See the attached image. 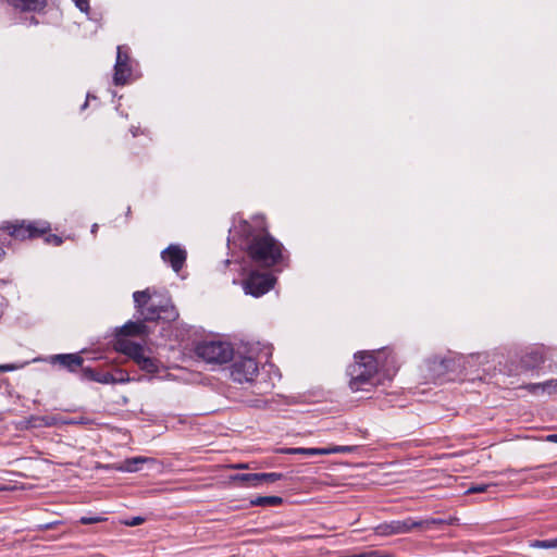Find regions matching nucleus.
I'll return each mask as SVG.
<instances>
[{
  "label": "nucleus",
  "mask_w": 557,
  "mask_h": 557,
  "mask_svg": "<svg viewBox=\"0 0 557 557\" xmlns=\"http://www.w3.org/2000/svg\"><path fill=\"white\" fill-rule=\"evenodd\" d=\"M528 389L534 394L539 393L540 391L543 394H555L557 393V379H552L543 383L530 384Z\"/></svg>",
  "instance_id": "6ab92c4d"
},
{
  "label": "nucleus",
  "mask_w": 557,
  "mask_h": 557,
  "mask_svg": "<svg viewBox=\"0 0 557 557\" xmlns=\"http://www.w3.org/2000/svg\"><path fill=\"white\" fill-rule=\"evenodd\" d=\"M231 235L234 240H240L239 246L257 264L265 268L284 264V247L268 232L263 215H255L251 221L238 220L231 230Z\"/></svg>",
  "instance_id": "f257e3e1"
},
{
  "label": "nucleus",
  "mask_w": 557,
  "mask_h": 557,
  "mask_svg": "<svg viewBox=\"0 0 557 557\" xmlns=\"http://www.w3.org/2000/svg\"><path fill=\"white\" fill-rule=\"evenodd\" d=\"M132 60L126 46H119L116 53V62L114 65L113 82L115 85H125L132 76Z\"/></svg>",
  "instance_id": "6e6552de"
},
{
  "label": "nucleus",
  "mask_w": 557,
  "mask_h": 557,
  "mask_svg": "<svg viewBox=\"0 0 557 557\" xmlns=\"http://www.w3.org/2000/svg\"><path fill=\"white\" fill-rule=\"evenodd\" d=\"M161 258L165 263H169L176 273H178L185 264L186 251L178 245H170L161 252Z\"/></svg>",
  "instance_id": "9b49d317"
},
{
  "label": "nucleus",
  "mask_w": 557,
  "mask_h": 557,
  "mask_svg": "<svg viewBox=\"0 0 557 557\" xmlns=\"http://www.w3.org/2000/svg\"><path fill=\"white\" fill-rule=\"evenodd\" d=\"M149 459L145 458V457H135V458L126 459L123 462L121 470L127 471V472H136L140 469L139 465L145 463Z\"/></svg>",
  "instance_id": "b1692460"
},
{
  "label": "nucleus",
  "mask_w": 557,
  "mask_h": 557,
  "mask_svg": "<svg viewBox=\"0 0 557 557\" xmlns=\"http://www.w3.org/2000/svg\"><path fill=\"white\" fill-rule=\"evenodd\" d=\"M15 369L16 367L14 364H0V373L13 371Z\"/></svg>",
  "instance_id": "72a5a7b5"
},
{
  "label": "nucleus",
  "mask_w": 557,
  "mask_h": 557,
  "mask_svg": "<svg viewBox=\"0 0 557 557\" xmlns=\"http://www.w3.org/2000/svg\"><path fill=\"white\" fill-rule=\"evenodd\" d=\"M133 298L137 313L144 322L157 320L171 322L178 317V312L170 299L157 304L149 289L135 292Z\"/></svg>",
  "instance_id": "7ed1b4c3"
},
{
  "label": "nucleus",
  "mask_w": 557,
  "mask_h": 557,
  "mask_svg": "<svg viewBox=\"0 0 557 557\" xmlns=\"http://www.w3.org/2000/svg\"><path fill=\"white\" fill-rule=\"evenodd\" d=\"M7 305H8L7 299L0 294V317L2 315Z\"/></svg>",
  "instance_id": "f704fd0d"
},
{
  "label": "nucleus",
  "mask_w": 557,
  "mask_h": 557,
  "mask_svg": "<svg viewBox=\"0 0 557 557\" xmlns=\"http://www.w3.org/2000/svg\"><path fill=\"white\" fill-rule=\"evenodd\" d=\"M454 361L450 359H434L430 363V369L433 370L437 376L444 375L447 371L451 370Z\"/></svg>",
  "instance_id": "aec40b11"
},
{
  "label": "nucleus",
  "mask_w": 557,
  "mask_h": 557,
  "mask_svg": "<svg viewBox=\"0 0 557 557\" xmlns=\"http://www.w3.org/2000/svg\"><path fill=\"white\" fill-rule=\"evenodd\" d=\"M51 362L67 369L70 372H75L83 367L84 359L78 354H60L52 356Z\"/></svg>",
  "instance_id": "4468645a"
},
{
  "label": "nucleus",
  "mask_w": 557,
  "mask_h": 557,
  "mask_svg": "<svg viewBox=\"0 0 557 557\" xmlns=\"http://www.w3.org/2000/svg\"><path fill=\"white\" fill-rule=\"evenodd\" d=\"M544 360L545 356L542 348H530L521 356V368L523 370H532L540 367Z\"/></svg>",
  "instance_id": "2eb2a0df"
},
{
  "label": "nucleus",
  "mask_w": 557,
  "mask_h": 557,
  "mask_svg": "<svg viewBox=\"0 0 557 557\" xmlns=\"http://www.w3.org/2000/svg\"><path fill=\"white\" fill-rule=\"evenodd\" d=\"M233 356L234 349L230 343L211 338V364L226 363L232 360Z\"/></svg>",
  "instance_id": "9d476101"
},
{
  "label": "nucleus",
  "mask_w": 557,
  "mask_h": 557,
  "mask_svg": "<svg viewBox=\"0 0 557 557\" xmlns=\"http://www.w3.org/2000/svg\"><path fill=\"white\" fill-rule=\"evenodd\" d=\"M76 4V7L82 11V12H88L89 10V0H73Z\"/></svg>",
  "instance_id": "c756f323"
},
{
  "label": "nucleus",
  "mask_w": 557,
  "mask_h": 557,
  "mask_svg": "<svg viewBox=\"0 0 557 557\" xmlns=\"http://www.w3.org/2000/svg\"><path fill=\"white\" fill-rule=\"evenodd\" d=\"M5 251L0 247V261L3 259Z\"/></svg>",
  "instance_id": "e433bc0d"
},
{
  "label": "nucleus",
  "mask_w": 557,
  "mask_h": 557,
  "mask_svg": "<svg viewBox=\"0 0 557 557\" xmlns=\"http://www.w3.org/2000/svg\"><path fill=\"white\" fill-rule=\"evenodd\" d=\"M458 518L451 517L449 519H435L429 518L423 520H414L407 518L403 521H392L389 523L380 524L376 531L381 535L403 534L408 533L414 529L431 530L435 525H453L456 524Z\"/></svg>",
  "instance_id": "20e7f679"
},
{
  "label": "nucleus",
  "mask_w": 557,
  "mask_h": 557,
  "mask_svg": "<svg viewBox=\"0 0 557 557\" xmlns=\"http://www.w3.org/2000/svg\"><path fill=\"white\" fill-rule=\"evenodd\" d=\"M533 548L552 549L557 548V537L550 540H534L530 543Z\"/></svg>",
  "instance_id": "393cba45"
},
{
  "label": "nucleus",
  "mask_w": 557,
  "mask_h": 557,
  "mask_svg": "<svg viewBox=\"0 0 557 557\" xmlns=\"http://www.w3.org/2000/svg\"><path fill=\"white\" fill-rule=\"evenodd\" d=\"M136 364L148 373H156L159 369L158 361L153 358L146 357L144 354L136 361Z\"/></svg>",
  "instance_id": "4be33fe9"
},
{
  "label": "nucleus",
  "mask_w": 557,
  "mask_h": 557,
  "mask_svg": "<svg viewBox=\"0 0 557 557\" xmlns=\"http://www.w3.org/2000/svg\"><path fill=\"white\" fill-rule=\"evenodd\" d=\"M46 242L48 244H53L54 246H60L63 243L62 238L60 236H58V235H54V234L48 235L46 237Z\"/></svg>",
  "instance_id": "c85d7f7f"
},
{
  "label": "nucleus",
  "mask_w": 557,
  "mask_h": 557,
  "mask_svg": "<svg viewBox=\"0 0 557 557\" xmlns=\"http://www.w3.org/2000/svg\"><path fill=\"white\" fill-rule=\"evenodd\" d=\"M111 375H112V384L125 383V382L129 381L128 373L122 369H114V371L111 372Z\"/></svg>",
  "instance_id": "a878e982"
},
{
  "label": "nucleus",
  "mask_w": 557,
  "mask_h": 557,
  "mask_svg": "<svg viewBox=\"0 0 557 557\" xmlns=\"http://www.w3.org/2000/svg\"><path fill=\"white\" fill-rule=\"evenodd\" d=\"M495 484H473L468 490V494H476L487 492L490 487H494Z\"/></svg>",
  "instance_id": "cd10ccee"
},
{
  "label": "nucleus",
  "mask_w": 557,
  "mask_h": 557,
  "mask_svg": "<svg viewBox=\"0 0 557 557\" xmlns=\"http://www.w3.org/2000/svg\"><path fill=\"white\" fill-rule=\"evenodd\" d=\"M97 228H98V225H97V224H94V225H92V228H91V232H92V233H96Z\"/></svg>",
  "instance_id": "4c0bfd02"
},
{
  "label": "nucleus",
  "mask_w": 557,
  "mask_h": 557,
  "mask_svg": "<svg viewBox=\"0 0 557 557\" xmlns=\"http://www.w3.org/2000/svg\"><path fill=\"white\" fill-rule=\"evenodd\" d=\"M275 278L269 273L251 272L244 281L247 294L259 297L268 293L274 285Z\"/></svg>",
  "instance_id": "0eeeda50"
},
{
  "label": "nucleus",
  "mask_w": 557,
  "mask_h": 557,
  "mask_svg": "<svg viewBox=\"0 0 557 557\" xmlns=\"http://www.w3.org/2000/svg\"><path fill=\"white\" fill-rule=\"evenodd\" d=\"M355 451L354 446H330L324 448H285L282 453L287 455L301 454L306 456H314V455H331V454H349Z\"/></svg>",
  "instance_id": "1a4fd4ad"
},
{
  "label": "nucleus",
  "mask_w": 557,
  "mask_h": 557,
  "mask_svg": "<svg viewBox=\"0 0 557 557\" xmlns=\"http://www.w3.org/2000/svg\"><path fill=\"white\" fill-rule=\"evenodd\" d=\"M14 9L23 12H41L47 7V0H5Z\"/></svg>",
  "instance_id": "f3484780"
},
{
  "label": "nucleus",
  "mask_w": 557,
  "mask_h": 557,
  "mask_svg": "<svg viewBox=\"0 0 557 557\" xmlns=\"http://www.w3.org/2000/svg\"><path fill=\"white\" fill-rule=\"evenodd\" d=\"M375 352H385V356L379 362L382 383L385 380H392L398 370V363L394 354L388 349L376 350Z\"/></svg>",
  "instance_id": "f8f14e48"
},
{
  "label": "nucleus",
  "mask_w": 557,
  "mask_h": 557,
  "mask_svg": "<svg viewBox=\"0 0 557 557\" xmlns=\"http://www.w3.org/2000/svg\"><path fill=\"white\" fill-rule=\"evenodd\" d=\"M283 503V498L280 496H258L250 500L252 506L273 507L278 506Z\"/></svg>",
  "instance_id": "412c9836"
},
{
  "label": "nucleus",
  "mask_w": 557,
  "mask_h": 557,
  "mask_svg": "<svg viewBox=\"0 0 557 557\" xmlns=\"http://www.w3.org/2000/svg\"><path fill=\"white\" fill-rule=\"evenodd\" d=\"M258 372V362L251 357H239L230 367V375L237 383L252 382Z\"/></svg>",
  "instance_id": "423d86ee"
},
{
  "label": "nucleus",
  "mask_w": 557,
  "mask_h": 557,
  "mask_svg": "<svg viewBox=\"0 0 557 557\" xmlns=\"http://www.w3.org/2000/svg\"><path fill=\"white\" fill-rule=\"evenodd\" d=\"M144 521H145V519L141 517H134V518H132V520L126 521L125 524L131 525V527H136V525L141 524Z\"/></svg>",
  "instance_id": "473e14b6"
},
{
  "label": "nucleus",
  "mask_w": 557,
  "mask_h": 557,
  "mask_svg": "<svg viewBox=\"0 0 557 557\" xmlns=\"http://www.w3.org/2000/svg\"><path fill=\"white\" fill-rule=\"evenodd\" d=\"M236 468L244 469L247 468V465H238Z\"/></svg>",
  "instance_id": "58836bf2"
},
{
  "label": "nucleus",
  "mask_w": 557,
  "mask_h": 557,
  "mask_svg": "<svg viewBox=\"0 0 557 557\" xmlns=\"http://www.w3.org/2000/svg\"><path fill=\"white\" fill-rule=\"evenodd\" d=\"M283 478L282 473L271 472V473H260V485L263 483H273Z\"/></svg>",
  "instance_id": "bb28decb"
},
{
  "label": "nucleus",
  "mask_w": 557,
  "mask_h": 557,
  "mask_svg": "<svg viewBox=\"0 0 557 557\" xmlns=\"http://www.w3.org/2000/svg\"><path fill=\"white\" fill-rule=\"evenodd\" d=\"M546 441L557 443V434L547 435Z\"/></svg>",
  "instance_id": "c9c22d12"
},
{
  "label": "nucleus",
  "mask_w": 557,
  "mask_h": 557,
  "mask_svg": "<svg viewBox=\"0 0 557 557\" xmlns=\"http://www.w3.org/2000/svg\"><path fill=\"white\" fill-rule=\"evenodd\" d=\"M385 352L360 351L355 355V360L349 364V388L351 392H363L370 397L373 389L383 384L379 362Z\"/></svg>",
  "instance_id": "f03ea898"
},
{
  "label": "nucleus",
  "mask_w": 557,
  "mask_h": 557,
  "mask_svg": "<svg viewBox=\"0 0 557 557\" xmlns=\"http://www.w3.org/2000/svg\"><path fill=\"white\" fill-rule=\"evenodd\" d=\"M208 346L207 345H200L197 347L196 349V352L199 357H201L203 360L208 361L209 359L207 358V350H208Z\"/></svg>",
  "instance_id": "2f4dec72"
},
{
  "label": "nucleus",
  "mask_w": 557,
  "mask_h": 557,
  "mask_svg": "<svg viewBox=\"0 0 557 557\" xmlns=\"http://www.w3.org/2000/svg\"><path fill=\"white\" fill-rule=\"evenodd\" d=\"M234 481H239L246 486H259L260 473H240L233 476Z\"/></svg>",
  "instance_id": "5701e85b"
},
{
  "label": "nucleus",
  "mask_w": 557,
  "mask_h": 557,
  "mask_svg": "<svg viewBox=\"0 0 557 557\" xmlns=\"http://www.w3.org/2000/svg\"><path fill=\"white\" fill-rule=\"evenodd\" d=\"M114 347L117 351L126 355L135 362L140 358L144 354L143 345L135 343L125 337H116Z\"/></svg>",
  "instance_id": "ddd939ff"
},
{
  "label": "nucleus",
  "mask_w": 557,
  "mask_h": 557,
  "mask_svg": "<svg viewBox=\"0 0 557 557\" xmlns=\"http://www.w3.org/2000/svg\"><path fill=\"white\" fill-rule=\"evenodd\" d=\"M148 327L144 324L141 319L137 321H128L119 331L116 337L139 336L147 335Z\"/></svg>",
  "instance_id": "dca6fc26"
},
{
  "label": "nucleus",
  "mask_w": 557,
  "mask_h": 557,
  "mask_svg": "<svg viewBox=\"0 0 557 557\" xmlns=\"http://www.w3.org/2000/svg\"><path fill=\"white\" fill-rule=\"evenodd\" d=\"M0 230L7 232L9 236L15 239L25 240L47 234L50 231V224L46 221L15 220L13 222H4Z\"/></svg>",
  "instance_id": "39448f33"
},
{
  "label": "nucleus",
  "mask_w": 557,
  "mask_h": 557,
  "mask_svg": "<svg viewBox=\"0 0 557 557\" xmlns=\"http://www.w3.org/2000/svg\"><path fill=\"white\" fill-rule=\"evenodd\" d=\"M82 376L88 381H94L101 384H112V375L110 371L82 368Z\"/></svg>",
  "instance_id": "a211bd4d"
},
{
  "label": "nucleus",
  "mask_w": 557,
  "mask_h": 557,
  "mask_svg": "<svg viewBox=\"0 0 557 557\" xmlns=\"http://www.w3.org/2000/svg\"><path fill=\"white\" fill-rule=\"evenodd\" d=\"M102 518L99 517H82L81 523L83 524H92L102 521Z\"/></svg>",
  "instance_id": "7c9ffc66"
}]
</instances>
